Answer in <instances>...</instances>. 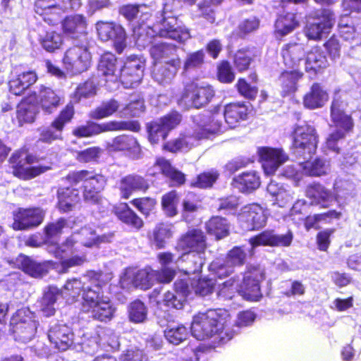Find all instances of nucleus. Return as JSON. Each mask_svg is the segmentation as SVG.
<instances>
[{
  "instance_id": "20e7f679",
  "label": "nucleus",
  "mask_w": 361,
  "mask_h": 361,
  "mask_svg": "<svg viewBox=\"0 0 361 361\" xmlns=\"http://www.w3.org/2000/svg\"><path fill=\"white\" fill-rule=\"evenodd\" d=\"M219 323L215 311L212 310L194 316L190 329L192 336L197 341L184 349L185 353H191L192 355L189 358H181L180 361H198L199 353L203 350L201 343L197 341L212 338L218 332Z\"/></svg>"
},
{
  "instance_id": "f257e3e1",
  "label": "nucleus",
  "mask_w": 361,
  "mask_h": 361,
  "mask_svg": "<svg viewBox=\"0 0 361 361\" xmlns=\"http://www.w3.org/2000/svg\"><path fill=\"white\" fill-rule=\"evenodd\" d=\"M181 5L180 0H163L162 10L152 18L154 28L138 30L140 40L145 43L155 40L157 37H167L179 42L190 38L189 30L178 19L175 12Z\"/></svg>"
},
{
  "instance_id": "58836bf2",
  "label": "nucleus",
  "mask_w": 361,
  "mask_h": 361,
  "mask_svg": "<svg viewBox=\"0 0 361 361\" xmlns=\"http://www.w3.org/2000/svg\"><path fill=\"white\" fill-rule=\"evenodd\" d=\"M181 63H154V68L152 72V77L159 84L164 85L169 83L175 77Z\"/></svg>"
},
{
  "instance_id": "72a5a7b5",
  "label": "nucleus",
  "mask_w": 361,
  "mask_h": 361,
  "mask_svg": "<svg viewBox=\"0 0 361 361\" xmlns=\"http://www.w3.org/2000/svg\"><path fill=\"white\" fill-rule=\"evenodd\" d=\"M329 99V94L319 83H313L303 97V104L309 109H316L324 106Z\"/></svg>"
},
{
  "instance_id": "c9c22d12",
  "label": "nucleus",
  "mask_w": 361,
  "mask_h": 361,
  "mask_svg": "<svg viewBox=\"0 0 361 361\" xmlns=\"http://www.w3.org/2000/svg\"><path fill=\"white\" fill-rule=\"evenodd\" d=\"M121 64H118L115 55L106 52L101 56L97 71L101 75L106 78H112L117 80L118 78V71H120Z\"/></svg>"
},
{
  "instance_id": "e433bc0d",
  "label": "nucleus",
  "mask_w": 361,
  "mask_h": 361,
  "mask_svg": "<svg viewBox=\"0 0 361 361\" xmlns=\"http://www.w3.org/2000/svg\"><path fill=\"white\" fill-rule=\"evenodd\" d=\"M16 266L25 274L35 277H42L47 272L44 263L39 262L27 256L20 255L16 259Z\"/></svg>"
},
{
  "instance_id": "a211bd4d",
  "label": "nucleus",
  "mask_w": 361,
  "mask_h": 361,
  "mask_svg": "<svg viewBox=\"0 0 361 361\" xmlns=\"http://www.w3.org/2000/svg\"><path fill=\"white\" fill-rule=\"evenodd\" d=\"M238 220L243 230H258L266 225L267 216L262 207L252 204L243 208Z\"/></svg>"
},
{
  "instance_id": "79ce46f5",
  "label": "nucleus",
  "mask_w": 361,
  "mask_h": 361,
  "mask_svg": "<svg viewBox=\"0 0 361 361\" xmlns=\"http://www.w3.org/2000/svg\"><path fill=\"white\" fill-rule=\"evenodd\" d=\"M159 262L161 265L160 271H157V281L160 283H170L175 276V270L169 267L173 262V255L170 252H161L158 255Z\"/></svg>"
},
{
  "instance_id": "864d4df0",
  "label": "nucleus",
  "mask_w": 361,
  "mask_h": 361,
  "mask_svg": "<svg viewBox=\"0 0 361 361\" xmlns=\"http://www.w3.org/2000/svg\"><path fill=\"white\" fill-rule=\"evenodd\" d=\"M157 271L151 268L138 270L133 276V285L140 289L147 290L153 285L155 280L157 281Z\"/></svg>"
},
{
  "instance_id": "3c124183",
  "label": "nucleus",
  "mask_w": 361,
  "mask_h": 361,
  "mask_svg": "<svg viewBox=\"0 0 361 361\" xmlns=\"http://www.w3.org/2000/svg\"><path fill=\"white\" fill-rule=\"evenodd\" d=\"M254 253L255 249L252 250L251 245L250 248L245 246H235L228 251L225 259L233 267H240L245 263L248 254L252 256Z\"/></svg>"
},
{
  "instance_id": "cd10ccee",
  "label": "nucleus",
  "mask_w": 361,
  "mask_h": 361,
  "mask_svg": "<svg viewBox=\"0 0 361 361\" xmlns=\"http://www.w3.org/2000/svg\"><path fill=\"white\" fill-rule=\"evenodd\" d=\"M62 28L63 32L71 38L81 39L82 42L87 39V22L82 15L75 14L66 17L62 21Z\"/></svg>"
},
{
  "instance_id": "69168bd1",
  "label": "nucleus",
  "mask_w": 361,
  "mask_h": 361,
  "mask_svg": "<svg viewBox=\"0 0 361 361\" xmlns=\"http://www.w3.org/2000/svg\"><path fill=\"white\" fill-rule=\"evenodd\" d=\"M178 202V194L175 190L171 191L161 199L163 209L168 216H174L177 214V204Z\"/></svg>"
},
{
  "instance_id": "1a4fd4ad",
  "label": "nucleus",
  "mask_w": 361,
  "mask_h": 361,
  "mask_svg": "<svg viewBox=\"0 0 361 361\" xmlns=\"http://www.w3.org/2000/svg\"><path fill=\"white\" fill-rule=\"evenodd\" d=\"M38 325L35 314L27 307L17 310L10 322L14 339L24 343L35 337Z\"/></svg>"
},
{
  "instance_id": "f704fd0d",
  "label": "nucleus",
  "mask_w": 361,
  "mask_h": 361,
  "mask_svg": "<svg viewBox=\"0 0 361 361\" xmlns=\"http://www.w3.org/2000/svg\"><path fill=\"white\" fill-rule=\"evenodd\" d=\"M281 56L287 68L297 69L305 56L303 45L298 43L286 44L281 49Z\"/></svg>"
},
{
  "instance_id": "6e6552de",
  "label": "nucleus",
  "mask_w": 361,
  "mask_h": 361,
  "mask_svg": "<svg viewBox=\"0 0 361 361\" xmlns=\"http://www.w3.org/2000/svg\"><path fill=\"white\" fill-rule=\"evenodd\" d=\"M67 180L73 185L83 182V195L86 202L97 205L108 204L107 200L99 194L105 185L102 176L94 175L92 172L82 170L69 173Z\"/></svg>"
},
{
  "instance_id": "a878e982",
  "label": "nucleus",
  "mask_w": 361,
  "mask_h": 361,
  "mask_svg": "<svg viewBox=\"0 0 361 361\" xmlns=\"http://www.w3.org/2000/svg\"><path fill=\"white\" fill-rule=\"evenodd\" d=\"M107 149L109 152H124L134 159H137L141 155V147L133 135H121L107 143Z\"/></svg>"
},
{
  "instance_id": "6e6d98bb",
  "label": "nucleus",
  "mask_w": 361,
  "mask_h": 361,
  "mask_svg": "<svg viewBox=\"0 0 361 361\" xmlns=\"http://www.w3.org/2000/svg\"><path fill=\"white\" fill-rule=\"evenodd\" d=\"M100 133L106 131L130 130L138 132L140 125L137 121H112L99 124Z\"/></svg>"
},
{
  "instance_id": "7ed1b4c3",
  "label": "nucleus",
  "mask_w": 361,
  "mask_h": 361,
  "mask_svg": "<svg viewBox=\"0 0 361 361\" xmlns=\"http://www.w3.org/2000/svg\"><path fill=\"white\" fill-rule=\"evenodd\" d=\"M264 278V271L259 265L250 264L242 276L231 278L223 283L219 295L232 299L238 293L244 299L250 301H259L262 297L259 282Z\"/></svg>"
},
{
  "instance_id": "f3484780",
  "label": "nucleus",
  "mask_w": 361,
  "mask_h": 361,
  "mask_svg": "<svg viewBox=\"0 0 361 361\" xmlns=\"http://www.w3.org/2000/svg\"><path fill=\"white\" fill-rule=\"evenodd\" d=\"M334 23V15L330 9H322L317 12L312 22H308L305 33L310 39L317 40L326 37Z\"/></svg>"
},
{
  "instance_id": "09e8293b",
  "label": "nucleus",
  "mask_w": 361,
  "mask_h": 361,
  "mask_svg": "<svg viewBox=\"0 0 361 361\" xmlns=\"http://www.w3.org/2000/svg\"><path fill=\"white\" fill-rule=\"evenodd\" d=\"M302 73L298 69L283 71L279 78V82L284 94L294 92L298 89V82L301 79Z\"/></svg>"
},
{
  "instance_id": "13d9d810",
  "label": "nucleus",
  "mask_w": 361,
  "mask_h": 361,
  "mask_svg": "<svg viewBox=\"0 0 361 361\" xmlns=\"http://www.w3.org/2000/svg\"><path fill=\"white\" fill-rule=\"evenodd\" d=\"M117 216L122 222L137 230L140 229L143 225L142 220L127 204H124L121 208L118 209Z\"/></svg>"
},
{
  "instance_id": "412c9836",
  "label": "nucleus",
  "mask_w": 361,
  "mask_h": 361,
  "mask_svg": "<svg viewBox=\"0 0 361 361\" xmlns=\"http://www.w3.org/2000/svg\"><path fill=\"white\" fill-rule=\"evenodd\" d=\"M293 238V235L290 231L285 234H278L272 230H267L250 238L249 243L252 245V250L258 246L288 247L291 244Z\"/></svg>"
},
{
  "instance_id": "bb28decb",
  "label": "nucleus",
  "mask_w": 361,
  "mask_h": 361,
  "mask_svg": "<svg viewBox=\"0 0 361 361\" xmlns=\"http://www.w3.org/2000/svg\"><path fill=\"white\" fill-rule=\"evenodd\" d=\"M178 48L172 44L157 42L152 45L149 52L154 63H181L177 53Z\"/></svg>"
},
{
  "instance_id": "680f3d73",
  "label": "nucleus",
  "mask_w": 361,
  "mask_h": 361,
  "mask_svg": "<svg viewBox=\"0 0 361 361\" xmlns=\"http://www.w3.org/2000/svg\"><path fill=\"white\" fill-rule=\"evenodd\" d=\"M95 29L99 39L103 42H107L111 39V33L114 31L118 35L122 33L121 25L114 22L98 21L95 24Z\"/></svg>"
},
{
  "instance_id": "4c0bfd02",
  "label": "nucleus",
  "mask_w": 361,
  "mask_h": 361,
  "mask_svg": "<svg viewBox=\"0 0 361 361\" xmlns=\"http://www.w3.org/2000/svg\"><path fill=\"white\" fill-rule=\"evenodd\" d=\"M232 185L242 192H251L260 185V178L255 171L244 172L233 178Z\"/></svg>"
},
{
  "instance_id": "0e129e2a",
  "label": "nucleus",
  "mask_w": 361,
  "mask_h": 361,
  "mask_svg": "<svg viewBox=\"0 0 361 361\" xmlns=\"http://www.w3.org/2000/svg\"><path fill=\"white\" fill-rule=\"evenodd\" d=\"M204 56L202 49L188 54L183 63V71L187 73L200 68L204 63Z\"/></svg>"
},
{
  "instance_id": "f8f14e48",
  "label": "nucleus",
  "mask_w": 361,
  "mask_h": 361,
  "mask_svg": "<svg viewBox=\"0 0 361 361\" xmlns=\"http://www.w3.org/2000/svg\"><path fill=\"white\" fill-rule=\"evenodd\" d=\"M119 13L130 22H132L137 18L136 25L133 27V35L136 39V43L138 46L145 47L146 46L154 43V40L152 42H147L146 43L145 41H140V33L137 32L140 28H142V30H145V28L147 29L148 27L150 28H154L152 13L149 12V8L148 6H147L145 4H127L120 8Z\"/></svg>"
},
{
  "instance_id": "9d476101",
  "label": "nucleus",
  "mask_w": 361,
  "mask_h": 361,
  "mask_svg": "<svg viewBox=\"0 0 361 361\" xmlns=\"http://www.w3.org/2000/svg\"><path fill=\"white\" fill-rule=\"evenodd\" d=\"M317 136L314 128L309 124L297 125L293 133V152L308 160L316 152Z\"/></svg>"
},
{
  "instance_id": "4d7b16f0",
  "label": "nucleus",
  "mask_w": 361,
  "mask_h": 361,
  "mask_svg": "<svg viewBox=\"0 0 361 361\" xmlns=\"http://www.w3.org/2000/svg\"><path fill=\"white\" fill-rule=\"evenodd\" d=\"M39 42L44 49L48 52H54L61 47L63 37L59 32L49 30L40 35Z\"/></svg>"
},
{
  "instance_id": "aec40b11",
  "label": "nucleus",
  "mask_w": 361,
  "mask_h": 361,
  "mask_svg": "<svg viewBox=\"0 0 361 361\" xmlns=\"http://www.w3.org/2000/svg\"><path fill=\"white\" fill-rule=\"evenodd\" d=\"M287 166L284 169L283 175L288 178L299 180L301 178L300 170L302 173L310 176H320L325 174L328 170V165L326 161L321 159H316L314 161H306L300 163L298 166Z\"/></svg>"
},
{
  "instance_id": "473e14b6",
  "label": "nucleus",
  "mask_w": 361,
  "mask_h": 361,
  "mask_svg": "<svg viewBox=\"0 0 361 361\" xmlns=\"http://www.w3.org/2000/svg\"><path fill=\"white\" fill-rule=\"evenodd\" d=\"M81 6L80 0H61L60 3H57L42 16L44 20L49 25L57 24L61 21L63 14L68 9L77 10Z\"/></svg>"
},
{
  "instance_id": "423d86ee",
  "label": "nucleus",
  "mask_w": 361,
  "mask_h": 361,
  "mask_svg": "<svg viewBox=\"0 0 361 361\" xmlns=\"http://www.w3.org/2000/svg\"><path fill=\"white\" fill-rule=\"evenodd\" d=\"M176 249L183 252V257H187L195 263V268L190 271H196L205 262L206 237L202 231L197 228L189 230L178 240Z\"/></svg>"
},
{
  "instance_id": "ea45409f",
  "label": "nucleus",
  "mask_w": 361,
  "mask_h": 361,
  "mask_svg": "<svg viewBox=\"0 0 361 361\" xmlns=\"http://www.w3.org/2000/svg\"><path fill=\"white\" fill-rule=\"evenodd\" d=\"M224 119L231 127L234 128L240 121H245L247 116V107L242 103H232L224 109Z\"/></svg>"
},
{
  "instance_id": "9b49d317",
  "label": "nucleus",
  "mask_w": 361,
  "mask_h": 361,
  "mask_svg": "<svg viewBox=\"0 0 361 361\" xmlns=\"http://www.w3.org/2000/svg\"><path fill=\"white\" fill-rule=\"evenodd\" d=\"M78 240L77 235H71L61 245L51 243L48 245L47 250L53 253L56 258L61 259V273H66L69 269L82 265L85 262V256L78 253V246L74 242Z\"/></svg>"
},
{
  "instance_id": "39448f33",
  "label": "nucleus",
  "mask_w": 361,
  "mask_h": 361,
  "mask_svg": "<svg viewBox=\"0 0 361 361\" xmlns=\"http://www.w3.org/2000/svg\"><path fill=\"white\" fill-rule=\"evenodd\" d=\"M334 193L320 184H313L307 187L306 195L312 200L311 204L328 207L336 202L340 207L345 204L349 198L354 195L355 185L348 180L336 179L334 185Z\"/></svg>"
},
{
  "instance_id": "6ab92c4d",
  "label": "nucleus",
  "mask_w": 361,
  "mask_h": 361,
  "mask_svg": "<svg viewBox=\"0 0 361 361\" xmlns=\"http://www.w3.org/2000/svg\"><path fill=\"white\" fill-rule=\"evenodd\" d=\"M100 275L94 271H90L84 276L88 280L82 293V310H91L92 306L97 304L105 297L103 295L102 286L99 280Z\"/></svg>"
},
{
  "instance_id": "8fccbe9b",
  "label": "nucleus",
  "mask_w": 361,
  "mask_h": 361,
  "mask_svg": "<svg viewBox=\"0 0 361 361\" xmlns=\"http://www.w3.org/2000/svg\"><path fill=\"white\" fill-rule=\"evenodd\" d=\"M206 229L209 234L215 236L217 240L222 239L229 233V225L226 219L221 216H213L206 224Z\"/></svg>"
},
{
  "instance_id": "338daca9",
  "label": "nucleus",
  "mask_w": 361,
  "mask_h": 361,
  "mask_svg": "<svg viewBox=\"0 0 361 361\" xmlns=\"http://www.w3.org/2000/svg\"><path fill=\"white\" fill-rule=\"evenodd\" d=\"M209 271L219 279L225 278L232 274L234 267L227 263L226 260L217 259L213 261L209 267Z\"/></svg>"
},
{
  "instance_id": "2eb2a0df",
  "label": "nucleus",
  "mask_w": 361,
  "mask_h": 361,
  "mask_svg": "<svg viewBox=\"0 0 361 361\" xmlns=\"http://www.w3.org/2000/svg\"><path fill=\"white\" fill-rule=\"evenodd\" d=\"M9 162L13 175L23 180L32 179L51 169L49 166L40 164L31 166L35 163V157L22 152H14L10 157Z\"/></svg>"
},
{
  "instance_id": "dca6fc26",
  "label": "nucleus",
  "mask_w": 361,
  "mask_h": 361,
  "mask_svg": "<svg viewBox=\"0 0 361 361\" xmlns=\"http://www.w3.org/2000/svg\"><path fill=\"white\" fill-rule=\"evenodd\" d=\"M145 68V61L132 55L127 58L118 71V78L124 88H135L141 82Z\"/></svg>"
},
{
  "instance_id": "de8ad7c7",
  "label": "nucleus",
  "mask_w": 361,
  "mask_h": 361,
  "mask_svg": "<svg viewBox=\"0 0 361 361\" xmlns=\"http://www.w3.org/2000/svg\"><path fill=\"white\" fill-rule=\"evenodd\" d=\"M58 199L59 207L63 212L71 211L80 200L78 191L70 188H59Z\"/></svg>"
},
{
  "instance_id": "49530a36",
  "label": "nucleus",
  "mask_w": 361,
  "mask_h": 361,
  "mask_svg": "<svg viewBox=\"0 0 361 361\" xmlns=\"http://www.w3.org/2000/svg\"><path fill=\"white\" fill-rule=\"evenodd\" d=\"M96 335L100 337L102 349L106 351H116L119 350V338L112 329L97 326L96 328Z\"/></svg>"
},
{
  "instance_id": "4468645a",
  "label": "nucleus",
  "mask_w": 361,
  "mask_h": 361,
  "mask_svg": "<svg viewBox=\"0 0 361 361\" xmlns=\"http://www.w3.org/2000/svg\"><path fill=\"white\" fill-rule=\"evenodd\" d=\"M91 61L92 56L86 41L82 42L81 44H75L66 50L63 59L64 67L67 71L73 75L88 70Z\"/></svg>"
},
{
  "instance_id": "a19ab883",
  "label": "nucleus",
  "mask_w": 361,
  "mask_h": 361,
  "mask_svg": "<svg viewBox=\"0 0 361 361\" xmlns=\"http://www.w3.org/2000/svg\"><path fill=\"white\" fill-rule=\"evenodd\" d=\"M84 312L90 313L94 319L100 322L110 321L115 312V307L109 298H104L103 300L93 305L91 310H84Z\"/></svg>"
},
{
  "instance_id": "ddd939ff",
  "label": "nucleus",
  "mask_w": 361,
  "mask_h": 361,
  "mask_svg": "<svg viewBox=\"0 0 361 361\" xmlns=\"http://www.w3.org/2000/svg\"><path fill=\"white\" fill-rule=\"evenodd\" d=\"M214 96L211 85L203 81H193L185 87L180 103L186 108L199 109L209 103Z\"/></svg>"
},
{
  "instance_id": "a18cd8bd",
  "label": "nucleus",
  "mask_w": 361,
  "mask_h": 361,
  "mask_svg": "<svg viewBox=\"0 0 361 361\" xmlns=\"http://www.w3.org/2000/svg\"><path fill=\"white\" fill-rule=\"evenodd\" d=\"M120 103L115 99L104 101L101 104L90 112V117L92 119L100 120L109 117L118 113L119 116Z\"/></svg>"
},
{
  "instance_id": "052dcab7",
  "label": "nucleus",
  "mask_w": 361,
  "mask_h": 361,
  "mask_svg": "<svg viewBox=\"0 0 361 361\" xmlns=\"http://www.w3.org/2000/svg\"><path fill=\"white\" fill-rule=\"evenodd\" d=\"M145 110L143 99L139 98L131 100L128 104L119 111V117L123 118H130L140 117Z\"/></svg>"
},
{
  "instance_id": "b1692460",
  "label": "nucleus",
  "mask_w": 361,
  "mask_h": 361,
  "mask_svg": "<svg viewBox=\"0 0 361 361\" xmlns=\"http://www.w3.org/2000/svg\"><path fill=\"white\" fill-rule=\"evenodd\" d=\"M14 230H25L39 226L43 221L44 214L40 208L19 209L13 214Z\"/></svg>"
},
{
  "instance_id": "c756f323",
  "label": "nucleus",
  "mask_w": 361,
  "mask_h": 361,
  "mask_svg": "<svg viewBox=\"0 0 361 361\" xmlns=\"http://www.w3.org/2000/svg\"><path fill=\"white\" fill-rule=\"evenodd\" d=\"M149 188L146 179L137 174H130L123 177L118 183L121 195L124 199H128L136 192H145Z\"/></svg>"
},
{
  "instance_id": "e2e57ef3",
  "label": "nucleus",
  "mask_w": 361,
  "mask_h": 361,
  "mask_svg": "<svg viewBox=\"0 0 361 361\" xmlns=\"http://www.w3.org/2000/svg\"><path fill=\"white\" fill-rule=\"evenodd\" d=\"M148 140L151 144L154 145L164 140L169 133L164 129L158 120L153 121L147 124Z\"/></svg>"
},
{
  "instance_id": "603ef678",
  "label": "nucleus",
  "mask_w": 361,
  "mask_h": 361,
  "mask_svg": "<svg viewBox=\"0 0 361 361\" xmlns=\"http://www.w3.org/2000/svg\"><path fill=\"white\" fill-rule=\"evenodd\" d=\"M298 26L295 19V14L287 13L280 15L275 22V31L281 37H283L293 32Z\"/></svg>"
},
{
  "instance_id": "c03bdc74",
  "label": "nucleus",
  "mask_w": 361,
  "mask_h": 361,
  "mask_svg": "<svg viewBox=\"0 0 361 361\" xmlns=\"http://www.w3.org/2000/svg\"><path fill=\"white\" fill-rule=\"evenodd\" d=\"M327 66L328 61L326 54L320 47H314L307 53L305 61V69L307 71H312L316 73Z\"/></svg>"
},
{
  "instance_id": "5fc2aeb1",
  "label": "nucleus",
  "mask_w": 361,
  "mask_h": 361,
  "mask_svg": "<svg viewBox=\"0 0 361 361\" xmlns=\"http://www.w3.org/2000/svg\"><path fill=\"white\" fill-rule=\"evenodd\" d=\"M155 166L159 168L164 175L171 178L174 185H180L185 182V175L175 169L164 158H158Z\"/></svg>"
},
{
  "instance_id": "5701e85b",
  "label": "nucleus",
  "mask_w": 361,
  "mask_h": 361,
  "mask_svg": "<svg viewBox=\"0 0 361 361\" xmlns=\"http://www.w3.org/2000/svg\"><path fill=\"white\" fill-rule=\"evenodd\" d=\"M262 166L267 175L274 173L288 159L282 149L263 147L258 149Z\"/></svg>"
},
{
  "instance_id": "c85d7f7f",
  "label": "nucleus",
  "mask_w": 361,
  "mask_h": 361,
  "mask_svg": "<svg viewBox=\"0 0 361 361\" xmlns=\"http://www.w3.org/2000/svg\"><path fill=\"white\" fill-rule=\"evenodd\" d=\"M176 294L168 291L164 294L163 303L165 306L176 310L183 307L186 297L188 295L190 289L186 280H177L174 283Z\"/></svg>"
},
{
  "instance_id": "bf43d9fd",
  "label": "nucleus",
  "mask_w": 361,
  "mask_h": 361,
  "mask_svg": "<svg viewBox=\"0 0 361 361\" xmlns=\"http://www.w3.org/2000/svg\"><path fill=\"white\" fill-rule=\"evenodd\" d=\"M188 336V330L183 324L170 325L164 331L166 339L173 345H178Z\"/></svg>"
},
{
  "instance_id": "0eeeda50",
  "label": "nucleus",
  "mask_w": 361,
  "mask_h": 361,
  "mask_svg": "<svg viewBox=\"0 0 361 361\" xmlns=\"http://www.w3.org/2000/svg\"><path fill=\"white\" fill-rule=\"evenodd\" d=\"M87 280L83 279L73 278L67 280L61 290L57 287L50 286L44 291L41 300V311L46 317H50L54 314L56 309L55 304L59 294L64 298H72L73 300L79 297L81 293H83L87 283Z\"/></svg>"
},
{
  "instance_id": "393cba45",
  "label": "nucleus",
  "mask_w": 361,
  "mask_h": 361,
  "mask_svg": "<svg viewBox=\"0 0 361 361\" xmlns=\"http://www.w3.org/2000/svg\"><path fill=\"white\" fill-rule=\"evenodd\" d=\"M47 336L54 348L64 351L72 345L74 334L67 325L55 322L50 325Z\"/></svg>"
},
{
  "instance_id": "2f4dec72",
  "label": "nucleus",
  "mask_w": 361,
  "mask_h": 361,
  "mask_svg": "<svg viewBox=\"0 0 361 361\" xmlns=\"http://www.w3.org/2000/svg\"><path fill=\"white\" fill-rule=\"evenodd\" d=\"M37 77L34 71H29L18 73H12V78L8 82L10 92L15 95H20L25 90L32 85Z\"/></svg>"
},
{
  "instance_id": "37998d69",
  "label": "nucleus",
  "mask_w": 361,
  "mask_h": 361,
  "mask_svg": "<svg viewBox=\"0 0 361 361\" xmlns=\"http://www.w3.org/2000/svg\"><path fill=\"white\" fill-rule=\"evenodd\" d=\"M77 235L78 240L74 242V245L78 246L80 243L85 247H92L101 243L107 241L105 235L99 236L95 231L90 226L82 228L78 232L74 233L72 235Z\"/></svg>"
},
{
  "instance_id": "7c9ffc66",
  "label": "nucleus",
  "mask_w": 361,
  "mask_h": 361,
  "mask_svg": "<svg viewBox=\"0 0 361 361\" xmlns=\"http://www.w3.org/2000/svg\"><path fill=\"white\" fill-rule=\"evenodd\" d=\"M38 99L41 109L46 114L56 111L64 101L63 96L59 91L44 86L40 89Z\"/></svg>"
},
{
  "instance_id": "f03ea898",
  "label": "nucleus",
  "mask_w": 361,
  "mask_h": 361,
  "mask_svg": "<svg viewBox=\"0 0 361 361\" xmlns=\"http://www.w3.org/2000/svg\"><path fill=\"white\" fill-rule=\"evenodd\" d=\"M217 117V114L209 111L193 116V132L188 131L164 143V149L171 152H188L197 145L199 140L221 131L222 122Z\"/></svg>"
},
{
  "instance_id": "774afa93",
  "label": "nucleus",
  "mask_w": 361,
  "mask_h": 361,
  "mask_svg": "<svg viewBox=\"0 0 361 361\" xmlns=\"http://www.w3.org/2000/svg\"><path fill=\"white\" fill-rule=\"evenodd\" d=\"M96 90L97 87L94 81L88 80L78 86L75 91L73 99L76 102H79L82 99L92 97L96 94Z\"/></svg>"
},
{
  "instance_id": "4be33fe9",
  "label": "nucleus",
  "mask_w": 361,
  "mask_h": 361,
  "mask_svg": "<svg viewBox=\"0 0 361 361\" xmlns=\"http://www.w3.org/2000/svg\"><path fill=\"white\" fill-rule=\"evenodd\" d=\"M346 104L338 98L334 97L331 106V118L336 127L334 131L342 133L346 136L354 127V122L350 115L345 112Z\"/></svg>"
}]
</instances>
